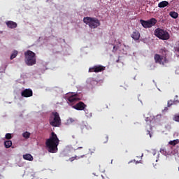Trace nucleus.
Instances as JSON below:
<instances>
[{
    "label": "nucleus",
    "instance_id": "nucleus-1",
    "mask_svg": "<svg viewBox=\"0 0 179 179\" xmlns=\"http://www.w3.org/2000/svg\"><path fill=\"white\" fill-rule=\"evenodd\" d=\"M45 145L50 153H57V152H58L59 139L55 132L51 133L50 138L46 140Z\"/></svg>",
    "mask_w": 179,
    "mask_h": 179
},
{
    "label": "nucleus",
    "instance_id": "nucleus-2",
    "mask_svg": "<svg viewBox=\"0 0 179 179\" xmlns=\"http://www.w3.org/2000/svg\"><path fill=\"white\" fill-rule=\"evenodd\" d=\"M24 62L27 66H33V65H36V53L31 50H27L24 52Z\"/></svg>",
    "mask_w": 179,
    "mask_h": 179
},
{
    "label": "nucleus",
    "instance_id": "nucleus-3",
    "mask_svg": "<svg viewBox=\"0 0 179 179\" xmlns=\"http://www.w3.org/2000/svg\"><path fill=\"white\" fill-rule=\"evenodd\" d=\"M83 22L85 24H87L90 29H97V27L101 24L100 20L96 17H85Z\"/></svg>",
    "mask_w": 179,
    "mask_h": 179
},
{
    "label": "nucleus",
    "instance_id": "nucleus-4",
    "mask_svg": "<svg viewBox=\"0 0 179 179\" xmlns=\"http://www.w3.org/2000/svg\"><path fill=\"white\" fill-rule=\"evenodd\" d=\"M49 122L52 127H59L61 125V117L57 112H52L49 118Z\"/></svg>",
    "mask_w": 179,
    "mask_h": 179
},
{
    "label": "nucleus",
    "instance_id": "nucleus-5",
    "mask_svg": "<svg viewBox=\"0 0 179 179\" xmlns=\"http://www.w3.org/2000/svg\"><path fill=\"white\" fill-rule=\"evenodd\" d=\"M155 35L156 37H158V38H160V40H169V38H170L169 32L160 28L155 29Z\"/></svg>",
    "mask_w": 179,
    "mask_h": 179
},
{
    "label": "nucleus",
    "instance_id": "nucleus-6",
    "mask_svg": "<svg viewBox=\"0 0 179 179\" xmlns=\"http://www.w3.org/2000/svg\"><path fill=\"white\" fill-rule=\"evenodd\" d=\"M140 23L144 29H150V27H153L157 23V20L155 18H151L148 20H141Z\"/></svg>",
    "mask_w": 179,
    "mask_h": 179
},
{
    "label": "nucleus",
    "instance_id": "nucleus-7",
    "mask_svg": "<svg viewBox=\"0 0 179 179\" xmlns=\"http://www.w3.org/2000/svg\"><path fill=\"white\" fill-rule=\"evenodd\" d=\"M154 61L155 64L163 65V66H164L166 64H169V59H167V57H164L163 56L159 54H155L154 55Z\"/></svg>",
    "mask_w": 179,
    "mask_h": 179
},
{
    "label": "nucleus",
    "instance_id": "nucleus-8",
    "mask_svg": "<svg viewBox=\"0 0 179 179\" xmlns=\"http://www.w3.org/2000/svg\"><path fill=\"white\" fill-rule=\"evenodd\" d=\"M103 71H106V67L101 65L94 66L89 69V72H95L96 73L103 72Z\"/></svg>",
    "mask_w": 179,
    "mask_h": 179
},
{
    "label": "nucleus",
    "instance_id": "nucleus-9",
    "mask_svg": "<svg viewBox=\"0 0 179 179\" xmlns=\"http://www.w3.org/2000/svg\"><path fill=\"white\" fill-rule=\"evenodd\" d=\"M86 107H87V106L83 101H80L73 106L75 110H78V111H83Z\"/></svg>",
    "mask_w": 179,
    "mask_h": 179
},
{
    "label": "nucleus",
    "instance_id": "nucleus-10",
    "mask_svg": "<svg viewBox=\"0 0 179 179\" xmlns=\"http://www.w3.org/2000/svg\"><path fill=\"white\" fill-rule=\"evenodd\" d=\"M22 97H31L33 96V90L31 89H25L21 92Z\"/></svg>",
    "mask_w": 179,
    "mask_h": 179
},
{
    "label": "nucleus",
    "instance_id": "nucleus-11",
    "mask_svg": "<svg viewBox=\"0 0 179 179\" xmlns=\"http://www.w3.org/2000/svg\"><path fill=\"white\" fill-rule=\"evenodd\" d=\"M67 100L69 102L73 103H76V101H79V100H80V98H79V95H78V94H75L69 96Z\"/></svg>",
    "mask_w": 179,
    "mask_h": 179
},
{
    "label": "nucleus",
    "instance_id": "nucleus-12",
    "mask_svg": "<svg viewBox=\"0 0 179 179\" xmlns=\"http://www.w3.org/2000/svg\"><path fill=\"white\" fill-rule=\"evenodd\" d=\"M6 24L8 29H16L17 27V23L13 21H7Z\"/></svg>",
    "mask_w": 179,
    "mask_h": 179
},
{
    "label": "nucleus",
    "instance_id": "nucleus-13",
    "mask_svg": "<svg viewBox=\"0 0 179 179\" xmlns=\"http://www.w3.org/2000/svg\"><path fill=\"white\" fill-rule=\"evenodd\" d=\"M131 38L136 41L141 38V34L138 31H134L131 34Z\"/></svg>",
    "mask_w": 179,
    "mask_h": 179
},
{
    "label": "nucleus",
    "instance_id": "nucleus-14",
    "mask_svg": "<svg viewBox=\"0 0 179 179\" xmlns=\"http://www.w3.org/2000/svg\"><path fill=\"white\" fill-rule=\"evenodd\" d=\"M168 52H169V50H167L166 48H163L159 50V54H162L161 57H163L164 58H167Z\"/></svg>",
    "mask_w": 179,
    "mask_h": 179
},
{
    "label": "nucleus",
    "instance_id": "nucleus-15",
    "mask_svg": "<svg viewBox=\"0 0 179 179\" xmlns=\"http://www.w3.org/2000/svg\"><path fill=\"white\" fill-rule=\"evenodd\" d=\"M179 100L178 99H175V100H169L167 102V106L168 107H171V106H174V104H178Z\"/></svg>",
    "mask_w": 179,
    "mask_h": 179
},
{
    "label": "nucleus",
    "instance_id": "nucleus-16",
    "mask_svg": "<svg viewBox=\"0 0 179 179\" xmlns=\"http://www.w3.org/2000/svg\"><path fill=\"white\" fill-rule=\"evenodd\" d=\"M23 159L24 160H28L29 162H33L34 158L30 154H26L23 155Z\"/></svg>",
    "mask_w": 179,
    "mask_h": 179
},
{
    "label": "nucleus",
    "instance_id": "nucleus-17",
    "mask_svg": "<svg viewBox=\"0 0 179 179\" xmlns=\"http://www.w3.org/2000/svg\"><path fill=\"white\" fill-rule=\"evenodd\" d=\"M169 5V1H161L159 4H158V7L159 8H166V6H168Z\"/></svg>",
    "mask_w": 179,
    "mask_h": 179
},
{
    "label": "nucleus",
    "instance_id": "nucleus-18",
    "mask_svg": "<svg viewBox=\"0 0 179 179\" xmlns=\"http://www.w3.org/2000/svg\"><path fill=\"white\" fill-rule=\"evenodd\" d=\"M85 155H81L80 157H78V156L76 155L75 157H71V158H69V162H73L75 160H78L79 159H82V158L85 157Z\"/></svg>",
    "mask_w": 179,
    "mask_h": 179
},
{
    "label": "nucleus",
    "instance_id": "nucleus-19",
    "mask_svg": "<svg viewBox=\"0 0 179 179\" xmlns=\"http://www.w3.org/2000/svg\"><path fill=\"white\" fill-rule=\"evenodd\" d=\"M18 54H19V52H17V50H13L10 57V59H15V58H16V57H17Z\"/></svg>",
    "mask_w": 179,
    "mask_h": 179
},
{
    "label": "nucleus",
    "instance_id": "nucleus-20",
    "mask_svg": "<svg viewBox=\"0 0 179 179\" xmlns=\"http://www.w3.org/2000/svg\"><path fill=\"white\" fill-rule=\"evenodd\" d=\"M4 146L6 149H9V148H10V146H12V141H10V140L6 141L4 142Z\"/></svg>",
    "mask_w": 179,
    "mask_h": 179
},
{
    "label": "nucleus",
    "instance_id": "nucleus-21",
    "mask_svg": "<svg viewBox=\"0 0 179 179\" xmlns=\"http://www.w3.org/2000/svg\"><path fill=\"white\" fill-rule=\"evenodd\" d=\"M169 15L173 19H177V17H178V13H176L175 11L170 12Z\"/></svg>",
    "mask_w": 179,
    "mask_h": 179
},
{
    "label": "nucleus",
    "instance_id": "nucleus-22",
    "mask_svg": "<svg viewBox=\"0 0 179 179\" xmlns=\"http://www.w3.org/2000/svg\"><path fill=\"white\" fill-rule=\"evenodd\" d=\"M178 143H179V140L178 139L171 141L169 143V144L171 145L172 146H176V145H178Z\"/></svg>",
    "mask_w": 179,
    "mask_h": 179
},
{
    "label": "nucleus",
    "instance_id": "nucleus-23",
    "mask_svg": "<svg viewBox=\"0 0 179 179\" xmlns=\"http://www.w3.org/2000/svg\"><path fill=\"white\" fill-rule=\"evenodd\" d=\"M22 136L25 138V139H29V138H30V133L29 131H25L22 134Z\"/></svg>",
    "mask_w": 179,
    "mask_h": 179
},
{
    "label": "nucleus",
    "instance_id": "nucleus-24",
    "mask_svg": "<svg viewBox=\"0 0 179 179\" xmlns=\"http://www.w3.org/2000/svg\"><path fill=\"white\" fill-rule=\"evenodd\" d=\"M173 121H176V122H179V114H176L173 116Z\"/></svg>",
    "mask_w": 179,
    "mask_h": 179
},
{
    "label": "nucleus",
    "instance_id": "nucleus-25",
    "mask_svg": "<svg viewBox=\"0 0 179 179\" xmlns=\"http://www.w3.org/2000/svg\"><path fill=\"white\" fill-rule=\"evenodd\" d=\"M6 139H12V134L10 133H7L6 134Z\"/></svg>",
    "mask_w": 179,
    "mask_h": 179
},
{
    "label": "nucleus",
    "instance_id": "nucleus-26",
    "mask_svg": "<svg viewBox=\"0 0 179 179\" xmlns=\"http://www.w3.org/2000/svg\"><path fill=\"white\" fill-rule=\"evenodd\" d=\"M147 135H149L150 138H152V134H150V131H147Z\"/></svg>",
    "mask_w": 179,
    "mask_h": 179
},
{
    "label": "nucleus",
    "instance_id": "nucleus-27",
    "mask_svg": "<svg viewBox=\"0 0 179 179\" xmlns=\"http://www.w3.org/2000/svg\"><path fill=\"white\" fill-rule=\"evenodd\" d=\"M113 52L117 51V49H115V46H113Z\"/></svg>",
    "mask_w": 179,
    "mask_h": 179
},
{
    "label": "nucleus",
    "instance_id": "nucleus-28",
    "mask_svg": "<svg viewBox=\"0 0 179 179\" xmlns=\"http://www.w3.org/2000/svg\"><path fill=\"white\" fill-rule=\"evenodd\" d=\"M167 110H168V108H167V107H165V108H164V111H167Z\"/></svg>",
    "mask_w": 179,
    "mask_h": 179
},
{
    "label": "nucleus",
    "instance_id": "nucleus-29",
    "mask_svg": "<svg viewBox=\"0 0 179 179\" xmlns=\"http://www.w3.org/2000/svg\"><path fill=\"white\" fill-rule=\"evenodd\" d=\"M83 148L82 147H78V149H82Z\"/></svg>",
    "mask_w": 179,
    "mask_h": 179
},
{
    "label": "nucleus",
    "instance_id": "nucleus-30",
    "mask_svg": "<svg viewBox=\"0 0 179 179\" xmlns=\"http://www.w3.org/2000/svg\"><path fill=\"white\" fill-rule=\"evenodd\" d=\"M119 44H121V42H119Z\"/></svg>",
    "mask_w": 179,
    "mask_h": 179
},
{
    "label": "nucleus",
    "instance_id": "nucleus-31",
    "mask_svg": "<svg viewBox=\"0 0 179 179\" xmlns=\"http://www.w3.org/2000/svg\"><path fill=\"white\" fill-rule=\"evenodd\" d=\"M176 97H178V96L176 95Z\"/></svg>",
    "mask_w": 179,
    "mask_h": 179
},
{
    "label": "nucleus",
    "instance_id": "nucleus-32",
    "mask_svg": "<svg viewBox=\"0 0 179 179\" xmlns=\"http://www.w3.org/2000/svg\"><path fill=\"white\" fill-rule=\"evenodd\" d=\"M178 171H179V168H178Z\"/></svg>",
    "mask_w": 179,
    "mask_h": 179
}]
</instances>
